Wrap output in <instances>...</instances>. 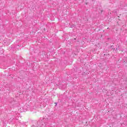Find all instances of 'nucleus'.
<instances>
[{"mask_svg": "<svg viewBox=\"0 0 127 127\" xmlns=\"http://www.w3.org/2000/svg\"><path fill=\"white\" fill-rule=\"evenodd\" d=\"M6 127V123H3V127Z\"/></svg>", "mask_w": 127, "mask_h": 127, "instance_id": "nucleus-1", "label": "nucleus"}]
</instances>
